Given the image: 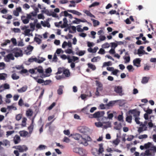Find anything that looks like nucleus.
I'll use <instances>...</instances> for the list:
<instances>
[{"mask_svg": "<svg viewBox=\"0 0 156 156\" xmlns=\"http://www.w3.org/2000/svg\"><path fill=\"white\" fill-rule=\"evenodd\" d=\"M156 152V147L153 146L148 150H146L144 153V156H154Z\"/></svg>", "mask_w": 156, "mask_h": 156, "instance_id": "nucleus-1", "label": "nucleus"}, {"mask_svg": "<svg viewBox=\"0 0 156 156\" xmlns=\"http://www.w3.org/2000/svg\"><path fill=\"white\" fill-rule=\"evenodd\" d=\"M45 60V59L43 58H41V59H38L36 58H33L32 57L28 59V61L30 62H35L39 63H42Z\"/></svg>", "mask_w": 156, "mask_h": 156, "instance_id": "nucleus-2", "label": "nucleus"}, {"mask_svg": "<svg viewBox=\"0 0 156 156\" xmlns=\"http://www.w3.org/2000/svg\"><path fill=\"white\" fill-rule=\"evenodd\" d=\"M14 58L12 54L10 53L6 55L4 58L5 61L7 62H9L10 60H14Z\"/></svg>", "mask_w": 156, "mask_h": 156, "instance_id": "nucleus-3", "label": "nucleus"}, {"mask_svg": "<svg viewBox=\"0 0 156 156\" xmlns=\"http://www.w3.org/2000/svg\"><path fill=\"white\" fill-rule=\"evenodd\" d=\"M15 148L19 150L20 152H22L27 150V148L25 146L19 145L15 147Z\"/></svg>", "mask_w": 156, "mask_h": 156, "instance_id": "nucleus-4", "label": "nucleus"}, {"mask_svg": "<svg viewBox=\"0 0 156 156\" xmlns=\"http://www.w3.org/2000/svg\"><path fill=\"white\" fill-rule=\"evenodd\" d=\"M114 91L118 94L120 96H122L123 95L122 93V88L121 86H115L114 88Z\"/></svg>", "mask_w": 156, "mask_h": 156, "instance_id": "nucleus-5", "label": "nucleus"}, {"mask_svg": "<svg viewBox=\"0 0 156 156\" xmlns=\"http://www.w3.org/2000/svg\"><path fill=\"white\" fill-rule=\"evenodd\" d=\"M30 17V15H27L26 17L25 16H22L21 17V19L23 23L26 24L29 23V18H31Z\"/></svg>", "mask_w": 156, "mask_h": 156, "instance_id": "nucleus-6", "label": "nucleus"}, {"mask_svg": "<svg viewBox=\"0 0 156 156\" xmlns=\"http://www.w3.org/2000/svg\"><path fill=\"white\" fill-rule=\"evenodd\" d=\"M129 112L130 113L133 115V116L135 117V118L138 117L140 115V112L137 111L136 109L130 110H129Z\"/></svg>", "mask_w": 156, "mask_h": 156, "instance_id": "nucleus-7", "label": "nucleus"}, {"mask_svg": "<svg viewBox=\"0 0 156 156\" xmlns=\"http://www.w3.org/2000/svg\"><path fill=\"white\" fill-rule=\"evenodd\" d=\"M2 145L8 147L10 146V141L7 139H5L3 140L2 141H0V146Z\"/></svg>", "mask_w": 156, "mask_h": 156, "instance_id": "nucleus-8", "label": "nucleus"}, {"mask_svg": "<svg viewBox=\"0 0 156 156\" xmlns=\"http://www.w3.org/2000/svg\"><path fill=\"white\" fill-rule=\"evenodd\" d=\"M141 60L140 58H136L133 61V64L134 66L137 67H139L140 66V63Z\"/></svg>", "mask_w": 156, "mask_h": 156, "instance_id": "nucleus-9", "label": "nucleus"}, {"mask_svg": "<svg viewBox=\"0 0 156 156\" xmlns=\"http://www.w3.org/2000/svg\"><path fill=\"white\" fill-rule=\"evenodd\" d=\"M21 140L20 137L18 135H16L13 138V141L15 144H18Z\"/></svg>", "mask_w": 156, "mask_h": 156, "instance_id": "nucleus-10", "label": "nucleus"}, {"mask_svg": "<svg viewBox=\"0 0 156 156\" xmlns=\"http://www.w3.org/2000/svg\"><path fill=\"white\" fill-rule=\"evenodd\" d=\"M78 154L81 156H84L87 154V152L85 149L80 148Z\"/></svg>", "mask_w": 156, "mask_h": 156, "instance_id": "nucleus-11", "label": "nucleus"}, {"mask_svg": "<svg viewBox=\"0 0 156 156\" xmlns=\"http://www.w3.org/2000/svg\"><path fill=\"white\" fill-rule=\"evenodd\" d=\"M67 11L78 16H80L82 15L81 13L74 10H68Z\"/></svg>", "mask_w": 156, "mask_h": 156, "instance_id": "nucleus-12", "label": "nucleus"}, {"mask_svg": "<svg viewBox=\"0 0 156 156\" xmlns=\"http://www.w3.org/2000/svg\"><path fill=\"white\" fill-rule=\"evenodd\" d=\"M73 137L74 139L77 140H79L81 139H82L83 138L81 135L78 133L73 135Z\"/></svg>", "mask_w": 156, "mask_h": 156, "instance_id": "nucleus-13", "label": "nucleus"}, {"mask_svg": "<svg viewBox=\"0 0 156 156\" xmlns=\"http://www.w3.org/2000/svg\"><path fill=\"white\" fill-rule=\"evenodd\" d=\"M63 24L61 26L62 28H65L68 26V24L67 23L68 21L66 18H64L63 19Z\"/></svg>", "mask_w": 156, "mask_h": 156, "instance_id": "nucleus-14", "label": "nucleus"}, {"mask_svg": "<svg viewBox=\"0 0 156 156\" xmlns=\"http://www.w3.org/2000/svg\"><path fill=\"white\" fill-rule=\"evenodd\" d=\"M64 86L60 85L59 86L58 89L57 90V93L59 95H61L63 93V89L64 88Z\"/></svg>", "mask_w": 156, "mask_h": 156, "instance_id": "nucleus-15", "label": "nucleus"}, {"mask_svg": "<svg viewBox=\"0 0 156 156\" xmlns=\"http://www.w3.org/2000/svg\"><path fill=\"white\" fill-rule=\"evenodd\" d=\"M19 133L21 136L25 137L27 136L28 133L27 131H22L20 132Z\"/></svg>", "mask_w": 156, "mask_h": 156, "instance_id": "nucleus-16", "label": "nucleus"}, {"mask_svg": "<svg viewBox=\"0 0 156 156\" xmlns=\"http://www.w3.org/2000/svg\"><path fill=\"white\" fill-rule=\"evenodd\" d=\"M34 119H32V123L28 127V129L29 130V133H31L33 129L34 128V125H33V122H34Z\"/></svg>", "mask_w": 156, "mask_h": 156, "instance_id": "nucleus-17", "label": "nucleus"}, {"mask_svg": "<svg viewBox=\"0 0 156 156\" xmlns=\"http://www.w3.org/2000/svg\"><path fill=\"white\" fill-rule=\"evenodd\" d=\"M99 149L98 150V152L99 154L102 153L104 151V149L103 148V144H99Z\"/></svg>", "mask_w": 156, "mask_h": 156, "instance_id": "nucleus-18", "label": "nucleus"}, {"mask_svg": "<svg viewBox=\"0 0 156 156\" xmlns=\"http://www.w3.org/2000/svg\"><path fill=\"white\" fill-rule=\"evenodd\" d=\"M109 112H107V114L108 115V117H104L103 118V119H112V118L113 117V116H114L113 114L112 113L108 114Z\"/></svg>", "mask_w": 156, "mask_h": 156, "instance_id": "nucleus-19", "label": "nucleus"}, {"mask_svg": "<svg viewBox=\"0 0 156 156\" xmlns=\"http://www.w3.org/2000/svg\"><path fill=\"white\" fill-rule=\"evenodd\" d=\"M149 79L150 78L149 77H147L146 76L142 78L141 83L143 84L146 83L148 82Z\"/></svg>", "mask_w": 156, "mask_h": 156, "instance_id": "nucleus-20", "label": "nucleus"}, {"mask_svg": "<svg viewBox=\"0 0 156 156\" xmlns=\"http://www.w3.org/2000/svg\"><path fill=\"white\" fill-rule=\"evenodd\" d=\"M41 24L44 27H50V25L49 23L47 21L44 22L41 21Z\"/></svg>", "mask_w": 156, "mask_h": 156, "instance_id": "nucleus-21", "label": "nucleus"}, {"mask_svg": "<svg viewBox=\"0 0 156 156\" xmlns=\"http://www.w3.org/2000/svg\"><path fill=\"white\" fill-rule=\"evenodd\" d=\"M83 12L86 14L87 16H89L90 17L95 18V16L93 15L89 11L84 10L83 11Z\"/></svg>", "mask_w": 156, "mask_h": 156, "instance_id": "nucleus-22", "label": "nucleus"}, {"mask_svg": "<svg viewBox=\"0 0 156 156\" xmlns=\"http://www.w3.org/2000/svg\"><path fill=\"white\" fill-rule=\"evenodd\" d=\"M36 72H38L40 73L43 74L44 71L42 67H38V68H35Z\"/></svg>", "mask_w": 156, "mask_h": 156, "instance_id": "nucleus-23", "label": "nucleus"}, {"mask_svg": "<svg viewBox=\"0 0 156 156\" xmlns=\"http://www.w3.org/2000/svg\"><path fill=\"white\" fill-rule=\"evenodd\" d=\"M92 153L95 156H99V155L98 152V149L96 148H94L92 150Z\"/></svg>", "mask_w": 156, "mask_h": 156, "instance_id": "nucleus-24", "label": "nucleus"}, {"mask_svg": "<svg viewBox=\"0 0 156 156\" xmlns=\"http://www.w3.org/2000/svg\"><path fill=\"white\" fill-rule=\"evenodd\" d=\"M27 89V87L26 86L23 87L17 90V91L19 93L23 92L25 91Z\"/></svg>", "mask_w": 156, "mask_h": 156, "instance_id": "nucleus-25", "label": "nucleus"}, {"mask_svg": "<svg viewBox=\"0 0 156 156\" xmlns=\"http://www.w3.org/2000/svg\"><path fill=\"white\" fill-rule=\"evenodd\" d=\"M91 20L93 21L94 27H95L96 26L99 25L100 23L98 20L93 19H91Z\"/></svg>", "mask_w": 156, "mask_h": 156, "instance_id": "nucleus-26", "label": "nucleus"}, {"mask_svg": "<svg viewBox=\"0 0 156 156\" xmlns=\"http://www.w3.org/2000/svg\"><path fill=\"white\" fill-rule=\"evenodd\" d=\"M63 74L65 75L66 77H69L70 76L69 70L68 69H64Z\"/></svg>", "mask_w": 156, "mask_h": 156, "instance_id": "nucleus-27", "label": "nucleus"}, {"mask_svg": "<svg viewBox=\"0 0 156 156\" xmlns=\"http://www.w3.org/2000/svg\"><path fill=\"white\" fill-rule=\"evenodd\" d=\"M33 112L30 109H29L26 112V115L27 116H30L32 115Z\"/></svg>", "mask_w": 156, "mask_h": 156, "instance_id": "nucleus-28", "label": "nucleus"}, {"mask_svg": "<svg viewBox=\"0 0 156 156\" xmlns=\"http://www.w3.org/2000/svg\"><path fill=\"white\" fill-rule=\"evenodd\" d=\"M87 65L88 67L92 69L93 70H94L96 69L95 66L91 63H88Z\"/></svg>", "mask_w": 156, "mask_h": 156, "instance_id": "nucleus-29", "label": "nucleus"}, {"mask_svg": "<svg viewBox=\"0 0 156 156\" xmlns=\"http://www.w3.org/2000/svg\"><path fill=\"white\" fill-rule=\"evenodd\" d=\"M23 55L22 53V51H19L18 52H16V53L14 54V56L16 57H18L19 56H22Z\"/></svg>", "mask_w": 156, "mask_h": 156, "instance_id": "nucleus-30", "label": "nucleus"}, {"mask_svg": "<svg viewBox=\"0 0 156 156\" xmlns=\"http://www.w3.org/2000/svg\"><path fill=\"white\" fill-rule=\"evenodd\" d=\"M33 78L35 80L37 81V82L38 83L40 84L44 82V80L41 79H39L37 80V77H34Z\"/></svg>", "mask_w": 156, "mask_h": 156, "instance_id": "nucleus-31", "label": "nucleus"}, {"mask_svg": "<svg viewBox=\"0 0 156 156\" xmlns=\"http://www.w3.org/2000/svg\"><path fill=\"white\" fill-rule=\"evenodd\" d=\"M103 123L106 124V125H105L104 126V128L105 129L111 127V123L109 122H103Z\"/></svg>", "mask_w": 156, "mask_h": 156, "instance_id": "nucleus-32", "label": "nucleus"}, {"mask_svg": "<svg viewBox=\"0 0 156 156\" xmlns=\"http://www.w3.org/2000/svg\"><path fill=\"white\" fill-rule=\"evenodd\" d=\"M117 101H110L108 104L106 105L108 107H112L114 105L115 103Z\"/></svg>", "mask_w": 156, "mask_h": 156, "instance_id": "nucleus-33", "label": "nucleus"}, {"mask_svg": "<svg viewBox=\"0 0 156 156\" xmlns=\"http://www.w3.org/2000/svg\"><path fill=\"white\" fill-rule=\"evenodd\" d=\"M132 120V116L131 115L128 116L126 118V121L129 123H131Z\"/></svg>", "mask_w": 156, "mask_h": 156, "instance_id": "nucleus-34", "label": "nucleus"}, {"mask_svg": "<svg viewBox=\"0 0 156 156\" xmlns=\"http://www.w3.org/2000/svg\"><path fill=\"white\" fill-rule=\"evenodd\" d=\"M74 19L76 20L77 21H78L79 22H82L83 23H89L85 19H83V20H81L76 18H75Z\"/></svg>", "mask_w": 156, "mask_h": 156, "instance_id": "nucleus-35", "label": "nucleus"}, {"mask_svg": "<svg viewBox=\"0 0 156 156\" xmlns=\"http://www.w3.org/2000/svg\"><path fill=\"white\" fill-rule=\"evenodd\" d=\"M11 77L14 80L18 79L19 78V76H17L16 74L15 73L13 74L12 75Z\"/></svg>", "mask_w": 156, "mask_h": 156, "instance_id": "nucleus-36", "label": "nucleus"}, {"mask_svg": "<svg viewBox=\"0 0 156 156\" xmlns=\"http://www.w3.org/2000/svg\"><path fill=\"white\" fill-rule=\"evenodd\" d=\"M64 68H59L58 69V70L57 72L56 73V74H60L62 72L63 73V71Z\"/></svg>", "mask_w": 156, "mask_h": 156, "instance_id": "nucleus-37", "label": "nucleus"}, {"mask_svg": "<svg viewBox=\"0 0 156 156\" xmlns=\"http://www.w3.org/2000/svg\"><path fill=\"white\" fill-rule=\"evenodd\" d=\"M127 68L129 72L131 71H133L134 70V69L133 68V66L131 65L128 66H127Z\"/></svg>", "mask_w": 156, "mask_h": 156, "instance_id": "nucleus-38", "label": "nucleus"}, {"mask_svg": "<svg viewBox=\"0 0 156 156\" xmlns=\"http://www.w3.org/2000/svg\"><path fill=\"white\" fill-rule=\"evenodd\" d=\"M22 117V114H18L16 116V119L17 121H19L21 119Z\"/></svg>", "mask_w": 156, "mask_h": 156, "instance_id": "nucleus-39", "label": "nucleus"}, {"mask_svg": "<svg viewBox=\"0 0 156 156\" xmlns=\"http://www.w3.org/2000/svg\"><path fill=\"white\" fill-rule=\"evenodd\" d=\"M21 50L20 49L17 48H14L12 50V53L13 54H15L16 52H18L19 51H21Z\"/></svg>", "mask_w": 156, "mask_h": 156, "instance_id": "nucleus-40", "label": "nucleus"}, {"mask_svg": "<svg viewBox=\"0 0 156 156\" xmlns=\"http://www.w3.org/2000/svg\"><path fill=\"white\" fill-rule=\"evenodd\" d=\"M86 52L85 51H80L78 53L76 52V54L78 55L79 56H81L83 55Z\"/></svg>", "mask_w": 156, "mask_h": 156, "instance_id": "nucleus-41", "label": "nucleus"}, {"mask_svg": "<svg viewBox=\"0 0 156 156\" xmlns=\"http://www.w3.org/2000/svg\"><path fill=\"white\" fill-rule=\"evenodd\" d=\"M27 120V119L26 118H23L22 123V126L24 127L26 126V122Z\"/></svg>", "mask_w": 156, "mask_h": 156, "instance_id": "nucleus-42", "label": "nucleus"}, {"mask_svg": "<svg viewBox=\"0 0 156 156\" xmlns=\"http://www.w3.org/2000/svg\"><path fill=\"white\" fill-rule=\"evenodd\" d=\"M34 41L38 44H40L41 42V39L37 37H35L34 38Z\"/></svg>", "mask_w": 156, "mask_h": 156, "instance_id": "nucleus-43", "label": "nucleus"}, {"mask_svg": "<svg viewBox=\"0 0 156 156\" xmlns=\"http://www.w3.org/2000/svg\"><path fill=\"white\" fill-rule=\"evenodd\" d=\"M110 47V44L108 43H105L102 45V47L103 48H108Z\"/></svg>", "mask_w": 156, "mask_h": 156, "instance_id": "nucleus-44", "label": "nucleus"}, {"mask_svg": "<svg viewBox=\"0 0 156 156\" xmlns=\"http://www.w3.org/2000/svg\"><path fill=\"white\" fill-rule=\"evenodd\" d=\"M65 52L66 53L69 54L72 53L73 55L74 54V53H73V52L72 50L71 49L69 48L67 50H66L65 51Z\"/></svg>", "mask_w": 156, "mask_h": 156, "instance_id": "nucleus-45", "label": "nucleus"}, {"mask_svg": "<svg viewBox=\"0 0 156 156\" xmlns=\"http://www.w3.org/2000/svg\"><path fill=\"white\" fill-rule=\"evenodd\" d=\"M151 145V143L150 142H148L144 144V147L146 149H147L150 147Z\"/></svg>", "mask_w": 156, "mask_h": 156, "instance_id": "nucleus-46", "label": "nucleus"}, {"mask_svg": "<svg viewBox=\"0 0 156 156\" xmlns=\"http://www.w3.org/2000/svg\"><path fill=\"white\" fill-rule=\"evenodd\" d=\"M70 2L72 4H69V7H75L76 6L75 2L73 0L70 1Z\"/></svg>", "mask_w": 156, "mask_h": 156, "instance_id": "nucleus-47", "label": "nucleus"}, {"mask_svg": "<svg viewBox=\"0 0 156 156\" xmlns=\"http://www.w3.org/2000/svg\"><path fill=\"white\" fill-rule=\"evenodd\" d=\"M2 17L8 20H11L12 18V16L11 15H8L7 17H6L5 15H3L2 16Z\"/></svg>", "mask_w": 156, "mask_h": 156, "instance_id": "nucleus-48", "label": "nucleus"}, {"mask_svg": "<svg viewBox=\"0 0 156 156\" xmlns=\"http://www.w3.org/2000/svg\"><path fill=\"white\" fill-rule=\"evenodd\" d=\"M15 131L14 130L12 131H7L6 133V136L7 137H8L10 135H11L12 134H13V133H14Z\"/></svg>", "mask_w": 156, "mask_h": 156, "instance_id": "nucleus-49", "label": "nucleus"}, {"mask_svg": "<svg viewBox=\"0 0 156 156\" xmlns=\"http://www.w3.org/2000/svg\"><path fill=\"white\" fill-rule=\"evenodd\" d=\"M147 135L146 134L142 135L139 136L138 138L140 139H143L144 138H146L147 137Z\"/></svg>", "mask_w": 156, "mask_h": 156, "instance_id": "nucleus-50", "label": "nucleus"}, {"mask_svg": "<svg viewBox=\"0 0 156 156\" xmlns=\"http://www.w3.org/2000/svg\"><path fill=\"white\" fill-rule=\"evenodd\" d=\"M99 4V3L97 2H95L93 3L91 5L89 6L90 8L92 7L97 6Z\"/></svg>", "mask_w": 156, "mask_h": 156, "instance_id": "nucleus-51", "label": "nucleus"}, {"mask_svg": "<svg viewBox=\"0 0 156 156\" xmlns=\"http://www.w3.org/2000/svg\"><path fill=\"white\" fill-rule=\"evenodd\" d=\"M20 73L21 74H23V73H27V75H28V70L27 69H22L20 72Z\"/></svg>", "mask_w": 156, "mask_h": 156, "instance_id": "nucleus-52", "label": "nucleus"}, {"mask_svg": "<svg viewBox=\"0 0 156 156\" xmlns=\"http://www.w3.org/2000/svg\"><path fill=\"white\" fill-rule=\"evenodd\" d=\"M29 72L32 74L37 73V72H36L35 68L34 69H30L29 70Z\"/></svg>", "mask_w": 156, "mask_h": 156, "instance_id": "nucleus-53", "label": "nucleus"}, {"mask_svg": "<svg viewBox=\"0 0 156 156\" xmlns=\"http://www.w3.org/2000/svg\"><path fill=\"white\" fill-rule=\"evenodd\" d=\"M12 30L15 33L20 32V30L18 28H13L12 29Z\"/></svg>", "mask_w": 156, "mask_h": 156, "instance_id": "nucleus-54", "label": "nucleus"}, {"mask_svg": "<svg viewBox=\"0 0 156 156\" xmlns=\"http://www.w3.org/2000/svg\"><path fill=\"white\" fill-rule=\"evenodd\" d=\"M112 64L111 62L110 61L108 62H105L103 63V66H111Z\"/></svg>", "mask_w": 156, "mask_h": 156, "instance_id": "nucleus-55", "label": "nucleus"}, {"mask_svg": "<svg viewBox=\"0 0 156 156\" xmlns=\"http://www.w3.org/2000/svg\"><path fill=\"white\" fill-rule=\"evenodd\" d=\"M56 105V103L53 102L48 108V109L51 110Z\"/></svg>", "mask_w": 156, "mask_h": 156, "instance_id": "nucleus-56", "label": "nucleus"}, {"mask_svg": "<svg viewBox=\"0 0 156 156\" xmlns=\"http://www.w3.org/2000/svg\"><path fill=\"white\" fill-rule=\"evenodd\" d=\"M118 119L120 121H123V116L122 115H119L118 117Z\"/></svg>", "mask_w": 156, "mask_h": 156, "instance_id": "nucleus-57", "label": "nucleus"}, {"mask_svg": "<svg viewBox=\"0 0 156 156\" xmlns=\"http://www.w3.org/2000/svg\"><path fill=\"white\" fill-rule=\"evenodd\" d=\"M56 79L57 80H60L64 78V76L62 75H57L55 76Z\"/></svg>", "mask_w": 156, "mask_h": 156, "instance_id": "nucleus-58", "label": "nucleus"}, {"mask_svg": "<svg viewBox=\"0 0 156 156\" xmlns=\"http://www.w3.org/2000/svg\"><path fill=\"white\" fill-rule=\"evenodd\" d=\"M105 51L104 49L103 48H101L100 49L99 51L98 52V53L101 54H104L105 53Z\"/></svg>", "mask_w": 156, "mask_h": 156, "instance_id": "nucleus-59", "label": "nucleus"}, {"mask_svg": "<svg viewBox=\"0 0 156 156\" xmlns=\"http://www.w3.org/2000/svg\"><path fill=\"white\" fill-rule=\"evenodd\" d=\"M121 128V123L118 125L114 127V128L116 130H119Z\"/></svg>", "mask_w": 156, "mask_h": 156, "instance_id": "nucleus-60", "label": "nucleus"}, {"mask_svg": "<svg viewBox=\"0 0 156 156\" xmlns=\"http://www.w3.org/2000/svg\"><path fill=\"white\" fill-rule=\"evenodd\" d=\"M124 59L126 61L125 63H128L130 61V57L129 56L125 57Z\"/></svg>", "mask_w": 156, "mask_h": 156, "instance_id": "nucleus-61", "label": "nucleus"}, {"mask_svg": "<svg viewBox=\"0 0 156 156\" xmlns=\"http://www.w3.org/2000/svg\"><path fill=\"white\" fill-rule=\"evenodd\" d=\"M52 72V69L50 67H49L46 69L45 72L47 73H50Z\"/></svg>", "mask_w": 156, "mask_h": 156, "instance_id": "nucleus-62", "label": "nucleus"}, {"mask_svg": "<svg viewBox=\"0 0 156 156\" xmlns=\"http://www.w3.org/2000/svg\"><path fill=\"white\" fill-rule=\"evenodd\" d=\"M95 124L96 126L98 127H100L103 126V124L101 122H95Z\"/></svg>", "mask_w": 156, "mask_h": 156, "instance_id": "nucleus-63", "label": "nucleus"}, {"mask_svg": "<svg viewBox=\"0 0 156 156\" xmlns=\"http://www.w3.org/2000/svg\"><path fill=\"white\" fill-rule=\"evenodd\" d=\"M46 147L44 145H40L39 146L38 148L40 150H42L43 149H44Z\"/></svg>", "mask_w": 156, "mask_h": 156, "instance_id": "nucleus-64", "label": "nucleus"}]
</instances>
